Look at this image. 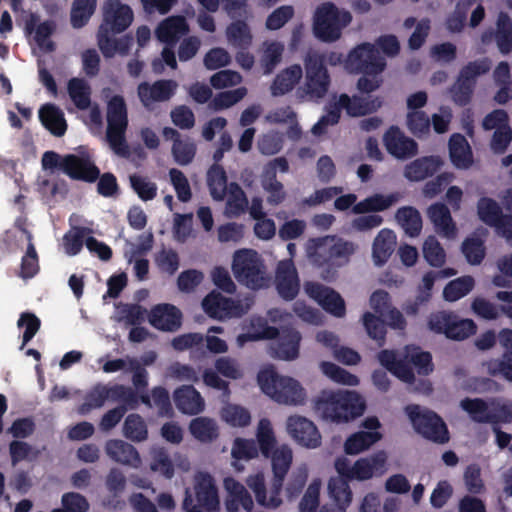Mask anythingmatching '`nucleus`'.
I'll return each instance as SVG.
<instances>
[{
	"mask_svg": "<svg viewBox=\"0 0 512 512\" xmlns=\"http://www.w3.org/2000/svg\"><path fill=\"white\" fill-rule=\"evenodd\" d=\"M377 359L386 370L407 384L415 382L413 368L422 376H427L434 370L431 353L417 346H406L402 358H398L394 350L383 349L377 354Z\"/></svg>",
	"mask_w": 512,
	"mask_h": 512,
	"instance_id": "nucleus-2",
	"label": "nucleus"
},
{
	"mask_svg": "<svg viewBox=\"0 0 512 512\" xmlns=\"http://www.w3.org/2000/svg\"><path fill=\"white\" fill-rule=\"evenodd\" d=\"M204 311L214 319H225L241 315V305L238 301L224 297L221 293L212 291L202 301Z\"/></svg>",
	"mask_w": 512,
	"mask_h": 512,
	"instance_id": "nucleus-22",
	"label": "nucleus"
},
{
	"mask_svg": "<svg viewBox=\"0 0 512 512\" xmlns=\"http://www.w3.org/2000/svg\"><path fill=\"white\" fill-rule=\"evenodd\" d=\"M108 399L120 402L118 406H127V410L136 409L139 405L138 393L131 387L115 384L111 387L106 386Z\"/></svg>",
	"mask_w": 512,
	"mask_h": 512,
	"instance_id": "nucleus-47",
	"label": "nucleus"
},
{
	"mask_svg": "<svg viewBox=\"0 0 512 512\" xmlns=\"http://www.w3.org/2000/svg\"><path fill=\"white\" fill-rule=\"evenodd\" d=\"M232 271L236 280L251 290L265 288L270 281L264 260L253 249H241L234 253Z\"/></svg>",
	"mask_w": 512,
	"mask_h": 512,
	"instance_id": "nucleus-7",
	"label": "nucleus"
},
{
	"mask_svg": "<svg viewBox=\"0 0 512 512\" xmlns=\"http://www.w3.org/2000/svg\"><path fill=\"white\" fill-rule=\"evenodd\" d=\"M300 333L289 327L281 329L278 340L271 346L272 355L281 360H294L299 355Z\"/></svg>",
	"mask_w": 512,
	"mask_h": 512,
	"instance_id": "nucleus-24",
	"label": "nucleus"
},
{
	"mask_svg": "<svg viewBox=\"0 0 512 512\" xmlns=\"http://www.w3.org/2000/svg\"><path fill=\"white\" fill-rule=\"evenodd\" d=\"M194 491L199 507L208 512L219 508V498L213 477L208 473H199L195 477Z\"/></svg>",
	"mask_w": 512,
	"mask_h": 512,
	"instance_id": "nucleus-23",
	"label": "nucleus"
},
{
	"mask_svg": "<svg viewBox=\"0 0 512 512\" xmlns=\"http://www.w3.org/2000/svg\"><path fill=\"white\" fill-rule=\"evenodd\" d=\"M303 76V69L299 64H293L281 72L274 78L270 91L272 96H283L294 89Z\"/></svg>",
	"mask_w": 512,
	"mask_h": 512,
	"instance_id": "nucleus-37",
	"label": "nucleus"
},
{
	"mask_svg": "<svg viewBox=\"0 0 512 512\" xmlns=\"http://www.w3.org/2000/svg\"><path fill=\"white\" fill-rule=\"evenodd\" d=\"M478 216L485 224L494 227L497 234L505 227L506 220L512 215H504L498 203L488 197H482L477 203Z\"/></svg>",
	"mask_w": 512,
	"mask_h": 512,
	"instance_id": "nucleus-34",
	"label": "nucleus"
},
{
	"mask_svg": "<svg viewBox=\"0 0 512 512\" xmlns=\"http://www.w3.org/2000/svg\"><path fill=\"white\" fill-rule=\"evenodd\" d=\"M97 0H74L71 8L70 22L74 28L84 27L94 14Z\"/></svg>",
	"mask_w": 512,
	"mask_h": 512,
	"instance_id": "nucleus-46",
	"label": "nucleus"
},
{
	"mask_svg": "<svg viewBox=\"0 0 512 512\" xmlns=\"http://www.w3.org/2000/svg\"><path fill=\"white\" fill-rule=\"evenodd\" d=\"M61 504V508H55L51 512H87L90 507L86 497L77 492L64 493Z\"/></svg>",
	"mask_w": 512,
	"mask_h": 512,
	"instance_id": "nucleus-64",
	"label": "nucleus"
},
{
	"mask_svg": "<svg viewBox=\"0 0 512 512\" xmlns=\"http://www.w3.org/2000/svg\"><path fill=\"white\" fill-rule=\"evenodd\" d=\"M356 244L343 239L335 240L334 237L312 238L308 242V255L311 262L320 267L327 268V275L334 276L336 269L348 263L349 258L356 251Z\"/></svg>",
	"mask_w": 512,
	"mask_h": 512,
	"instance_id": "nucleus-3",
	"label": "nucleus"
},
{
	"mask_svg": "<svg viewBox=\"0 0 512 512\" xmlns=\"http://www.w3.org/2000/svg\"><path fill=\"white\" fill-rule=\"evenodd\" d=\"M268 458H271L273 472L274 493L282 491L285 477L292 464V450L287 445H282L273 450Z\"/></svg>",
	"mask_w": 512,
	"mask_h": 512,
	"instance_id": "nucleus-28",
	"label": "nucleus"
},
{
	"mask_svg": "<svg viewBox=\"0 0 512 512\" xmlns=\"http://www.w3.org/2000/svg\"><path fill=\"white\" fill-rule=\"evenodd\" d=\"M228 41L235 47L247 48L252 42V34L244 20H236L226 29Z\"/></svg>",
	"mask_w": 512,
	"mask_h": 512,
	"instance_id": "nucleus-51",
	"label": "nucleus"
},
{
	"mask_svg": "<svg viewBox=\"0 0 512 512\" xmlns=\"http://www.w3.org/2000/svg\"><path fill=\"white\" fill-rule=\"evenodd\" d=\"M427 214L438 233L447 238L456 236V225L453 222L449 208L445 204L438 202L430 205Z\"/></svg>",
	"mask_w": 512,
	"mask_h": 512,
	"instance_id": "nucleus-38",
	"label": "nucleus"
},
{
	"mask_svg": "<svg viewBox=\"0 0 512 512\" xmlns=\"http://www.w3.org/2000/svg\"><path fill=\"white\" fill-rule=\"evenodd\" d=\"M257 382L264 394L280 404L300 405L306 392L300 383L288 376L279 375L273 368L261 370Z\"/></svg>",
	"mask_w": 512,
	"mask_h": 512,
	"instance_id": "nucleus-6",
	"label": "nucleus"
},
{
	"mask_svg": "<svg viewBox=\"0 0 512 512\" xmlns=\"http://www.w3.org/2000/svg\"><path fill=\"white\" fill-rule=\"evenodd\" d=\"M487 368L491 376H500L512 383V351H505L500 358L491 359Z\"/></svg>",
	"mask_w": 512,
	"mask_h": 512,
	"instance_id": "nucleus-63",
	"label": "nucleus"
},
{
	"mask_svg": "<svg viewBox=\"0 0 512 512\" xmlns=\"http://www.w3.org/2000/svg\"><path fill=\"white\" fill-rule=\"evenodd\" d=\"M305 82L296 90L300 101L319 100L326 96L331 85V77L325 65V54L309 50L304 57Z\"/></svg>",
	"mask_w": 512,
	"mask_h": 512,
	"instance_id": "nucleus-5",
	"label": "nucleus"
},
{
	"mask_svg": "<svg viewBox=\"0 0 512 512\" xmlns=\"http://www.w3.org/2000/svg\"><path fill=\"white\" fill-rule=\"evenodd\" d=\"M182 312L173 304L161 303L153 306L148 313V321L155 329L175 332L182 325Z\"/></svg>",
	"mask_w": 512,
	"mask_h": 512,
	"instance_id": "nucleus-19",
	"label": "nucleus"
},
{
	"mask_svg": "<svg viewBox=\"0 0 512 512\" xmlns=\"http://www.w3.org/2000/svg\"><path fill=\"white\" fill-rule=\"evenodd\" d=\"M395 219L405 234L409 237H417L422 230V217L413 206L400 207L395 213Z\"/></svg>",
	"mask_w": 512,
	"mask_h": 512,
	"instance_id": "nucleus-41",
	"label": "nucleus"
},
{
	"mask_svg": "<svg viewBox=\"0 0 512 512\" xmlns=\"http://www.w3.org/2000/svg\"><path fill=\"white\" fill-rule=\"evenodd\" d=\"M449 157L457 169H468L473 164L472 149L464 135L454 133L449 142Z\"/></svg>",
	"mask_w": 512,
	"mask_h": 512,
	"instance_id": "nucleus-35",
	"label": "nucleus"
},
{
	"mask_svg": "<svg viewBox=\"0 0 512 512\" xmlns=\"http://www.w3.org/2000/svg\"><path fill=\"white\" fill-rule=\"evenodd\" d=\"M305 290L325 311L336 317L345 315V302L335 290L315 282L307 283Z\"/></svg>",
	"mask_w": 512,
	"mask_h": 512,
	"instance_id": "nucleus-18",
	"label": "nucleus"
},
{
	"mask_svg": "<svg viewBox=\"0 0 512 512\" xmlns=\"http://www.w3.org/2000/svg\"><path fill=\"white\" fill-rule=\"evenodd\" d=\"M224 485L227 490L225 500L227 512H238L240 507L247 512L253 509V499L243 484L233 478H226Z\"/></svg>",
	"mask_w": 512,
	"mask_h": 512,
	"instance_id": "nucleus-25",
	"label": "nucleus"
},
{
	"mask_svg": "<svg viewBox=\"0 0 512 512\" xmlns=\"http://www.w3.org/2000/svg\"><path fill=\"white\" fill-rule=\"evenodd\" d=\"M42 125L54 136L61 137L66 133L67 123L63 111L55 104L47 103L39 109Z\"/></svg>",
	"mask_w": 512,
	"mask_h": 512,
	"instance_id": "nucleus-39",
	"label": "nucleus"
},
{
	"mask_svg": "<svg viewBox=\"0 0 512 512\" xmlns=\"http://www.w3.org/2000/svg\"><path fill=\"white\" fill-rule=\"evenodd\" d=\"M415 431L432 442L445 444L449 441V431L442 418L431 410H421L419 405L405 407Z\"/></svg>",
	"mask_w": 512,
	"mask_h": 512,
	"instance_id": "nucleus-10",
	"label": "nucleus"
},
{
	"mask_svg": "<svg viewBox=\"0 0 512 512\" xmlns=\"http://www.w3.org/2000/svg\"><path fill=\"white\" fill-rule=\"evenodd\" d=\"M178 84L174 80L161 79L150 84L142 82L137 87L138 97L143 106L152 110L157 102L169 101L176 93Z\"/></svg>",
	"mask_w": 512,
	"mask_h": 512,
	"instance_id": "nucleus-15",
	"label": "nucleus"
},
{
	"mask_svg": "<svg viewBox=\"0 0 512 512\" xmlns=\"http://www.w3.org/2000/svg\"><path fill=\"white\" fill-rule=\"evenodd\" d=\"M402 198L400 192H393L388 195L373 194L353 206L354 214H368L382 212L399 202Z\"/></svg>",
	"mask_w": 512,
	"mask_h": 512,
	"instance_id": "nucleus-36",
	"label": "nucleus"
},
{
	"mask_svg": "<svg viewBox=\"0 0 512 512\" xmlns=\"http://www.w3.org/2000/svg\"><path fill=\"white\" fill-rule=\"evenodd\" d=\"M41 163L44 170L61 171L72 180L93 183L100 176L99 168L88 153L62 156L55 151H46Z\"/></svg>",
	"mask_w": 512,
	"mask_h": 512,
	"instance_id": "nucleus-4",
	"label": "nucleus"
},
{
	"mask_svg": "<svg viewBox=\"0 0 512 512\" xmlns=\"http://www.w3.org/2000/svg\"><path fill=\"white\" fill-rule=\"evenodd\" d=\"M383 143L387 152L397 159H409L418 153L417 142L407 137L397 126H391L385 132Z\"/></svg>",
	"mask_w": 512,
	"mask_h": 512,
	"instance_id": "nucleus-17",
	"label": "nucleus"
},
{
	"mask_svg": "<svg viewBox=\"0 0 512 512\" xmlns=\"http://www.w3.org/2000/svg\"><path fill=\"white\" fill-rule=\"evenodd\" d=\"M428 328L436 334H444L451 340H465L474 335L477 330L471 319H461L452 311H437L428 318Z\"/></svg>",
	"mask_w": 512,
	"mask_h": 512,
	"instance_id": "nucleus-12",
	"label": "nucleus"
},
{
	"mask_svg": "<svg viewBox=\"0 0 512 512\" xmlns=\"http://www.w3.org/2000/svg\"><path fill=\"white\" fill-rule=\"evenodd\" d=\"M387 455L378 451L370 457L360 458L353 465V479L368 480L374 475H382L386 471Z\"/></svg>",
	"mask_w": 512,
	"mask_h": 512,
	"instance_id": "nucleus-31",
	"label": "nucleus"
},
{
	"mask_svg": "<svg viewBox=\"0 0 512 512\" xmlns=\"http://www.w3.org/2000/svg\"><path fill=\"white\" fill-rule=\"evenodd\" d=\"M196 150L195 142L188 136L183 137L177 143H173L171 149L175 162L181 166H186L194 160Z\"/></svg>",
	"mask_w": 512,
	"mask_h": 512,
	"instance_id": "nucleus-58",
	"label": "nucleus"
},
{
	"mask_svg": "<svg viewBox=\"0 0 512 512\" xmlns=\"http://www.w3.org/2000/svg\"><path fill=\"white\" fill-rule=\"evenodd\" d=\"M207 185L211 197L216 201H222L227 195L229 184L224 168L219 164H213L207 172Z\"/></svg>",
	"mask_w": 512,
	"mask_h": 512,
	"instance_id": "nucleus-43",
	"label": "nucleus"
},
{
	"mask_svg": "<svg viewBox=\"0 0 512 512\" xmlns=\"http://www.w3.org/2000/svg\"><path fill=\"white\" fill-rule=\"evenodd\" d=\"M475 286L470 275L461 276L448 282L443 289V297L448 302H455L468 295Z\"/></svg>",
	"mask_w": 512,
	"mask_h": 512,
	"instance_id": "nucleus-45",
	"label": "nucleus"
},
{
	"mask_svg": "<svg viewBox=\"0 0 512 512\" xmlns=\"http://www.w3.org/2000/svg\"><path fill=\"white\" fill-rule=\"evenodd\" d=\"M460 407L469 414L475 423H495V417L492 416L488 403L481 398L466 397L460 401Z\"/></svg>",
	"mask_w": 512,
	"mask_h": 512,
	"instance_id": "nucleus-42",
	"label": "nucleus"
},
{
	"mask_svg": "<svg viewBox=\"0 0 512 512\" xmlns=\"http://www.w3.org/2000/svg\"><path fill=\"white\" fill-rule=\"evenodd\" d=\"M278 294L285 300H293L299 293L300 282L297 269L291 259L278 263L275 273Z\"/></svg>",
	"mask_w": 512,
	"mask_h": 512,
	"instance_id": "nucleus-20",
	"label": "nucleus"
},
{
	"mask_svg": "<svg viewBox=\"0 0 512 512\" xmlns=\"http://www.w3.org/2000/svg\"><path fill=\"white\" fill-rule=\"evenodd\" d=\"M191 434L201 442H210L218 437V427L214 420L197 417L190 422Z\"/></svg>",
	"mask_w": 512,
	"mask_h": 512,
	"instance_id": "nucleus-48",
	"label": "nucleus"
},
{
	"mask_svg": "<svg viewBox=\"0 0 512 512\" xmlns=\"http://www.w3.org/2000/svg\"><path fill=\"white\" fill-rule=\"evenodd\" d=\"M246 484L254 492L256 501L259 505L265 508L275 509L282 504V491H278L277 494L274 493L273 479L270 484L269 496H267L265 477L263 473L250 475L246 479Z\"/></svg>",
	"mask_w": 512,
	"mask_h": 512,
	"instance_id": "nucleus-27",
	"label": "nucleus"
},
{
	"mask_svg": "<svg viewBox=\"0 0 512 512\" xmlns=\"http://www.w3.org/2000/svg\"><path fill=\"white\" fill-rule=\"evenodd\" d=\"M362 322L368 336L375 340L379 347L384 346L387 333L385 321L380 316L365 312L362 316Z\"/></svg>",
	"mask_w": 512,
	"mask_h": 512,
	"instance_id": "nucleus-49",
	"label": "nucleus"
},
{
	"mask_svg": "<svg viewBox=\"0 0 512 512\" xmlns=\"http://www.w3.org/2000/svg\"><path fill=\"white\" fill-rule=\"evenodd\" d=\"M386 68V60L374 44L364 42L352 49L345 59V69L351 73L379 75Z\"/></svg>",
	"mask_w": 512,
	"mask_h": 512,
	"instance_id": "nucleus-13",
	"label": "nucleus"
},
{
	"mask_svg": "<svg viewBox=\"0 0 512 512\" xmlns=\"http://www.w3.org/2000/svg\"><path fill=\"white\" fill-rule=\"evenodd\" d=\"M461 250L471 265L481 264L486 254L484 241L478 237H467L462 243Z\"/></svg>",
	"mask_w": 512,
	"mask_h": 512,
	"instance_id": "nucleus-60",
	"label": "nucleus"
},
{
	"mask_svg": "<svg viewBox=\"0 0 512 512\" xmlns=\"http://www.w3.org/2000/svg\"><path fill=\"white\" fill-rule=\"evenodd\" d=\"M315 411L333 423H348L363 415L366 403L355 391L323 390L315 400Z\"/></svg>",
	"mask_w": 512,
	"mask_h": 512,
	"instance_id": "nucleus-1",
	"label": "nucleus"
},
{
	"mask_svg": "<svg viewBox=\"0 0 512 512\" xmlns=\"http://www.w3.org/2000/svg\"><path fill=\"white\" fill-rule=\"evenodd\" d=\"M127 126L128 117L125 100L121 95H114L107 103L106 138L111 149L122 156L128 153L125 139Z\"/></svg>",
	"mask_w": 512,
	"mask_h": 512,
	"instance_id": "nucleus-9",
	"label": "nucleus"
},
{
	"mask_svg": "<svg viewBox=\"0 0 512 512\" xmlns=\"http://www.w3.org/2000/svg\"><path fill=\"white\" fill-rule=\"evenodd\" d=\"M32 236L28 233L29 243L25 255L21 259L19 277L24 280L31 279L39 272V259L34 244L31 242Z\"/></svg>",
	"mask_w": 512,
	"mask_h": 512,
	"instance_id": "nucleus-57",
	"label": "nucleus"
},
{
	"mask_svg": "<svg viewBox=\"0 0 512 512\" xmlns=\"http://www.w3.org/2000/svg\"><path fill=\"white\" fill-rule=\"evenodd\" d=\"M118 321L125 322L127 325L136 326L145 321L147 314L146 308L139 304L119 303Z\"/></svg>",
	"mask_w": 512,
	"mask_h": 512,
	"instance_id": "nucleus-59",
	"label": "nucleus"
},
{
	"mask_svg": "<svg viewBox=\"0 0 512 512\" xmlns=\"http://www.w3.org/2000/svg\"><path fill=\"white\" fill-rule=\"evenodd\" d=\"M352 16L346 10H339L332 2L322 3L317 7L313 19V33L322 42L337 41L342 30L350 24Z\"/></svg>",
	"mask_w": 512,
	"mask_h": 512,
	"instance_id": "nucleus-8",
	"label": "nucleus"
},
{
	"mask_svg": "<svg viewBox=\"0 0 512 512\" xmlns=\"http://www.w3.org/2000/svg\"><path fill=\"white\" fill-rule=\"evenodd\" d=\"M442 164L443 162L439 156L420 157L405 166L404 176L409 181L419 182L433 176Z\"/></svg>",
	"mask_w": 512,
	"mask_h": 512,
	"instance_id": "nucleus-29",
	"label": "nucleus"
},
{
	"mask_svg": "<svg viewBox=\"0 0 512 512\" xmlns=\"http://www.w3.org/2000/svg\"><path fill=\"white\" fill-rule=\"evenodd\" d=\"M256 436L259 451L265 458H268L271 452L278 448L273 428L268 419L263 418L259 421Z\"/></svg>",
	"mask_w": 512,
	"mask_h": 512,
	"instance_id": "nucleus-50",
	"label": "nucleus"
},
{
	"mask_svg": "<svg viewBox=\"0 0 512 512\" xmlns=\"http://www.w3.org/2000/svg\"><path fill=\"white\" fill-rule=\"evenodd\" d=\"M395 245L396 236L392 230L385 228L379 231L374 239L372 247L375 264H385L394 252Z\"/></svg>",
	"mask_w": 512,
	"mask_h": 512,
	"instance_id": "nucleus-40",
	"label": "nucleus"
},
{
	"mask_svg": "<svg viewBox=\"0 0 512 512\" xmlns=\"http://www.w3.org/2000/svg\"><path fill=\"white\" fill-rule=\"evenodd\" d=\"M189 32V25L184 16H170L164 19L156 28V36L166 45H175L182 36Z\"/></svg>",
	"mask_w": 512,
	"mask_h": 512,
	"instance_id": "nucleus-26",
	"label": "nucleus"
},
{
	"mask_svg": "<svg viewBox=\"0 0 512 512\" xmlns=\"http://www.w3.org/2000/svg\"><path fill=\"white\" fill-rule=\"evenodd\" d=\"M289 435L300 445L316 448L321 444V435L316 425L301 415L289 416L286 422Z\"/></svg>",
	"mask_w": 512,
	"mask_h": 512,
	"instance_id": "nucleus-16",
	"label": "nucleus"
},
{
	"mask_svg": "<svg viewBox=\"0 0 512 512\" xmlns=\"http://www.w3.org/2000/svg\"><path fill=\"white\" fill-rule=\"evenodd\" d=\"M107 399L108 393L106 392V386L103 384H97L87 392L84 402L78 408V412L81 415H86L92 409L102 407Z\"/></svg>",
	"mask_w": 512,
	"mask_h": 512,
	"instance_id": "nucleus-61",
	"label": "nucleus"
},
{
	"mask_svg": "<svg viewBox=\"0 0 512 512\" xmlns=\"http://www.w3.org/2000/svg\"><path fill=\"white\" fill-rule=\"evenodd\" d=\"M67 89L71 100L77 108L85 110L90 106V87L83 79H70Z\"/></svg>",
	"mask_w": 512,
	"mask_h": 512,
	"instance_id": "nucleus-53",
	"label": "nucleus"
},
{
	"mask_svg": "<svg viewBox=\"0 0 512 512\" xmlns=\"http://www.w3.org/2000/svg\"><path fill=\"white\" fill-rule=\"evenodd\" d=\"M484 44L494 41L502 55L512 52V19L506 12H500L495 23V30H486L482 33Z\"/></svg>",
	"mask_w": 512,
	"mask_h": 512,
	"instance_id": "nucleus-21",
	"label": "nucleus"
},
{
	"mask_svg": "<svg viewBox=\"0 0 512 512\" xmlns=\"http://www.w3.org/2000/svg\"><path fill=\"white\" fill-rule=\"evenodd\" d=\"M227 194L226 209L228 214L235 217L241 215L248 206V200L243 189L238 183L231 182Z\"/></svg>",
	"mask_w": 512,
	"mask_h": 512,
	"instance_id": "nucleus-54",
	"label": "nucleus"
},
{
	"mask_svg": "<svg viewBox=\"0 0 512 512\" xmlns=\"http://www.w3.org/2000/svg\"><path fill=\"white\" fill-rule=\"evenodd\" d=\"M423 256L433 267H441L446 261V253L434 236H429L423 244Z\"/></svg>",
	"mask_w": 512,
	"mask_h": 512,
	"instance_id": "nucleus-62",
	"label": "nucleus"
},
{
	"mask_svg": "<svg viewBox=\"0 0 512 512\" xmlns=\"http://www.w3.org/2000/svg\"><path fill=\"white\" fill-rule=\"evenodd\" d=\"M379 432L358 431L350 435L344 443V451L348 455H356L367 449L381 439Z\"/></svg>",
	"mask_w": 512,
	"mask_h": 512,
	"instance_id": "nucleus-44",
	"label": "nucleus"
},
{
	"mask_svg": "<svg viewBox=\"0 0 512 512\" xmlns=\"http://www.w3.org/2000/svg\"><path fill=\"white\" fill-rule=\"evenodd\" d=\"M339 106L346 111L351 117H360L376 112L382 105L379 97L373 99L364 98L361 96L353 95L350 97L346 93L340 94Z\"/></svg>",
	"mask_w": 512,
	"mask_h": 512,
	"instance_id": "nucleus-30",
	"label": "nucleus"
},
{
	"mask_svg": "<svg viewBox=\"0 0 512 512\" xmlns=\"http://www.w3.org/2000/svg\"><path fill=\"white\" fill-rule=\"evenodd\" d=\"M490 68L488 58L470 61L464 65L449 90L453 102L460 107L468 105L472 100L477 77L488 73Z\"/></svg>",
	"mask_w": 512,
	"mask_h": 512,
	"instance_id": "nucleus-11",
	"label": "nucleus"
},
{
	"mask_svg": "<svg viewBox=\"0 0 512 512\" xmlns=\"http://www.w3.org/2000/svg\"><path fill=\"white\" fill-rule=\"evenodd\" d=\"M262 186L269 193L267 201L270 204L277 205L285 199L283 184L277 180V175L273 169L263 171Z\"/></svg>",
	"mask_w": 512,
	"mask_h": 512,
	"instance_id": "nucleus-56",
	"label": "nucleus"
},
{
	"mask_svg": "<svg viewBox=\"0 0 512 512\" xmlns=\"http://www.w3.org/2000/svg\"><path fill=\"white\" fill-rule=\"evenodd\" d=\"M123 432L126 438L136 442L144 441L148 437L147 425L139 414H129L126 417Z\"/></svg>",
	"mask_w": 512,
	"mask_h": 512,
	"instance_id": "nucleus-55",
	"label": "nucleus"
},
{
	"mask_svg": "<svg viewBox=\"0 0 512 512\" xmlns=\"http://www.w3.org/2000/svg\"><path fill=\"white\" fill-rule=\"evenodd\" d=\"M133 21V11L120 0H106L103 5V19L99 27L108 29L113 34L124 32Z\"/></svg>",
	"mask_w": 512,
	"mask_h": 512,
	"instance_id": "nucleus-14",
	"label": "nucleus"
},
{
	"mask_svg": "<svg viewBox=\"0 0 512 512\" xmlns=\"http://www.w3.org/2000/svg\"><path fill=\"white\" fill-rule=\"evenodd\" d=\"M328 493L333 503L347 508L352 501V491L349 481L345 478H330L328 482Z\"/></svg>",
	"mask_w": 512,
	"mask_h": 512,
	"instance_id": "nucleus-52",
	"label": "nucleus"
},
{
	"mask_svg": "<svg viewBox=\"0 0 512 512\" xmlns=\"http://www.w3.org/2000/svg\"><path fill=\"white\" fill-rule=\"evenodd\" d=\"M107 455L115 462L137 468L141 458L136 448L123 440L112 439L105 445Z\"/></svg>",
	"mask_w": 512,
	"mask_h": 512,
	"instance_id": "nucleus-33",
	"label": "nucleus"
},
{
	"mask_svg": "<svg viewBox=\"0 0 512 512\" xmlns=\"http://www.w3.org/2000/svg\"><path fill=\"white\" fill-rule=\"evenodd\" d=\"M174 402L179 411L197 415L204 410L205 403L200 393L192 386H182L174 392Z\"/></svg>",
	"mask_w": 512,
	"mask_h": 512,
	"instance_id": "nucleus-32",
	"label": "nucleus"
}]
</instances>
